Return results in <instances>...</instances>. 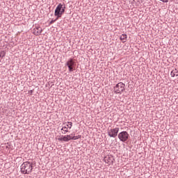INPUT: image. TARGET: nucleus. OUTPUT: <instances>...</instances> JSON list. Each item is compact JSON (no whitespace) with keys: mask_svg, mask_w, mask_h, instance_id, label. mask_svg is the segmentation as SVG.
<instances>
[{"mask_svg":"<svg viewBox=\"0 0 178 178\" xmlns=\"http://www.w3.org/2000/svg\"><path fill=\"white\" fill-rule=\"evenodd\" d=\"M33 90H29L28 94H29V95H33Z\"/></svg>","mask_w":178,"mask_h":178,"instance_id":"a211bd4d","label":"nucleus"},{"mask_svg":"<svg viewBox=\"0 0 178 178\" xmlns=\"http://www.w3.org/2000/svg\"><path fill=\"white\" fill-rule=\"evenodd\" d=\"M161 2H163L164 3H168V2H169V0H159Z\"/></svg>","mask_w":178,"mask_h":178,"instance_id":"6ab92c4d","label":"nucleus"},{"mask_svg":"<svg viewBox=\"0 0 178 178\" xmlns=\"http://www.w3.org/2000/svg\"><path fill=\"white\" fill-rule=\"evenodd\" d=\"M104 161L105 163H108V165H113L115 162V158L112 155H107L104 157Z\"/></svg>","mask_w":178,"mask_h":178,"instance_id":"0eeeda50","label":"nucleus"},{"mask_svg":"<svg viewBox=\"0 0 178 178\" xmlns=\"http://www.w3.org/2000/svg\"><path fill=\"white\" fill-rule=\"evenodd\" d=\"M58 19H59V17H57L55 19H51V21L49 22V24H54V23H55Z\"/></svg>","mask_w":178,"mask_h":178,"instance_id":"2eb2a0df","label":"nucleus"},{"mask_svg":"<svg viewBox=\"0 0 178 178\" xmlns=\"http://www.w3.org/2000/svg\"><path fill=\"white\" fill-rule=\"evenodd\" d=\"M73 136V134H71L70 135H67V138H68L69 141H70V140H72V136Z\"/></svg>","mask_w":178,"mask_h":178,"instance_id":"dca6fc26","label":"nucleus"},{"mask_svg":"<svg viewBox=\"0 0 178 178\" xmlns=\"http://www.w3.org/2000/svg\"><path fill=\"white\" fill-rule=\"evenodd\" d=\"M58 141H65V143H67L69 141V138H67V136L62 135L60 138H58Z\"/></svg>","mask_w":178,"mask_h":178,"instance_id":"9b49d317","label":"nucleus"},{"mask_svg":"<svg viewBox=\"0 0 178 178\" xmlns=\"http://www.w3.org/2000/svg\"><path fill=\"white\" fill-rule=\"evenodd\" d=\"M79 138H81V135H78L76 136L72 137V140H79Z\"/></svg>","mask_w":178,"mask_h":178,"instance_id":"4468645a","label":"nucleus"},{"mask_svg":"<svg viewBox=\"0 0 178 178\" xmlns=\"http://www.w3.org/2000/svg\"><path fill=\"white\" fill-rule=\"evenodd\" d=\"M120 40L123 42V44H124V42L127 41V35L126 33L122 34L120 37Z\"/></svg>","mask_w":178,"mask_h":178,"instance_id":"9d476101","label":"nucleus"},{"mask_svg":"<svg viewBox=\"0 0 178 178\" xmlns=\"http://www.w3.org/2000/svg\"><path fill=\"white\" fill-rule=\"evenodd\" d=\"M119 133V127H115L114 129H108L107 130V134L110 137H112L113 138H116L118 137V134Z\"/></svg>","mask_w":178,"mask_h":178,"instance_id":"423d86ee","label":"nucleus"},{"mask_svg":"<svg viewBox=\"0 0 178 178\" xmlns=\"http://www.w3.org/2000/svg\"><path fill=\"white\" fill-rule=\"evenodd\" d=\"M65 66L68 67L69 72H74L76 70V61L73 58H69L67 63H65Z\"/></svg>","mask_w":178,"mask_h":178,"instance_id":"20e7f679","label":"nucleus"},{"mask_svg":"<svg viewBox=\"0 0 178 178\" xmlns=\"http://www.w3.org/2000/svg\"><path fill=\"white\" fill-rule=\"evenodd\" d=\"M34 169V162L25 161L21 165L20 172L22 175H30Z\"/></svg>","mask_w":178,"mask_h":178,"instance_id":"f257e3e1","label":"nucleus"},{"mask_svg":"<svg viewBox=\"0 0 178 178\" xmlns=\"http://www.w3.org/2000/svg\"><path fill=\"white\" fill-rule=\"evenodd\" d=\"M6 149H10V144L9 143H6Z\"/></svg>","mask_w":178,"mask_h":178,"instance_id":"f3484780","label":"nucleus"},{"mask_svg":"<svg viewBox=\"0 0 178 178\" xmlns=\"http://www.w3.org/2000/svg\"><path fill=\"white\" fill-rule=\"evenodd\" d=\"M41 33H42V27L35 26L33 30V34H34V35H41Z\"/></svg>","mask_w":178,"mask_h":178,"instance_id":"1a4fd4ad","label":"nucleus"},{"mask_svg":"<svg viewBox=\"0 0 178 178\" xmlns=\"http://www.w3.org/2000/svg\"><path fill=\"white\" fill-rule=\"evenodd\" d=\"M118 137L120 141H122V143H126V141L129 140V133H127V131H123L118 134Z\"/></svg>","mask_w":178,"mask_h":178,"instance_id":"39448f33","label":"nucleus"},{"mask_svg":"<svg viewBox=\"0 0 178 178\" xmlns=\"http://www.w3.org/2000/svg\"><path fill=\"white\" fill-rule=\"evenodd\" d=\"M177 73H178V70H177V69L175 68L170 73L171 77H175V76H178Z\"/></svg>","mask_w":178,"mask_h":178,"instance_id":"f8f14e48","label":"nucleus"},{"mask_svg":"<svg viewBox=\"0 0 178 178\" xmlns=\"http://www.w3.org/2000/svg\"><path fill=\"white\" fill-rule=\"evenodd\" d=\"M124 87H126V84H124L123 82L117 83L113 88L115 94H122V92L126 90Z\"/></svg>","mask_w":178,"mask_h":178,"instance_id":"7ed1b4c3","label":"nucleus"},{"mask_svg":"<svg viewBox=\"0 0 178 178\" xmlns=\"http://www.w3.org/2000/svg\"><path fill=\"white\" fill-rule=\"evenodd\" d=\"M68 124H66L65 127H63L61 128V131H62V134H66V133H67L69 131L68 128L72 129V126H73V122H67Z\"/></svg>","mask_w":178,"mask_h":178,"instance_id":"6e6552de","label":"nucleus"},{"mask_svg":"<svg viewBox=\"0 0 178 178\" xmlns=\"http://www.w3.org/2000/svg\"><path fill=\"white\" fill-rule=\"evenodd\" d=\"M65 9H66V5L59 3L55 9L54 16H56V17H62V15L65 13Z\"/></svg>","mask_w":178,"mask_h":178,"instance_id":"f03ea898","label":"nucleus"},{"mask_svg":"<svg viewBox=\"0 0 178 178\" xmlns=\"http://www.w3.org/2000/svg\"><path fill=\"white\" fill-rule=\"evenodd\" d=\"M6 56V51H0V58H5Z\"/></svg>","mask_w":178,"mask_h":178,"instance_id":"ddd939ff","label":"nucleus"}]
</instances>
